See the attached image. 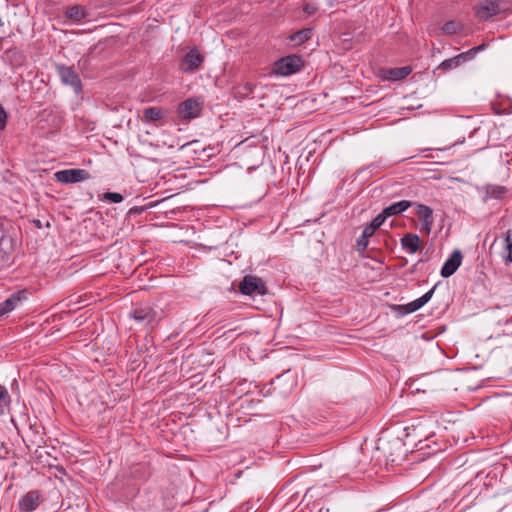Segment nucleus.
<instances>
[{"label": "nucleus", "instance_id": "nucleus-1", "mask_svg": "<svg viewBox=\"0 0 512 512\" xmlns=\"http://www.w3.org/2000/svg\"><path fill=\"white\" fill-rule=\"evenodd\" d=\"M304 65L303 59L298 55H288L274 63L273 71L280 76H289L299 72Z\"/></svg>", "mask_w": 512, "mask_h": 512}, {"label": "nucleus", "instance_id": "nucleus-2", "mask_svg": "<svg viewBox=\"0 0 512 512\" xmlns=\"http://www.w3.org/2000/svg\"><path fill=\"white\" fill-rule=\"evenodd\" d=\"M476 191L481 196L483 203H488L491 200L503 201L510 197L509 188L499 184L477 186Z\"/></svg>", "mask_w": 512, "mask_h": 512}, {"label": "nucleus", "instance_id": "nucleus-3", "mask_svg": "<svg viewBox=\"0 0 512 512\" xmlns=\"http://www.w3.org/2000/svg\"><path fill=\"white\" fill-rule=\"evenodd\" d=\"M435 291V287L431 288L425 294H423L418 299L406 304V305H398L392 306L391 310L394 313L395 317H404L409 313L415 312L424 306L433 296Z\"/></svg>", "mask_w": 512, "mask_h": 512}, {"label": "nucleus", "instance_id": "nucleus-4", "mask_svg": "<svg viewBox=\"0 0 512 512\" xmlns=\"http://www.w3.org/2000/svg\"><path fill=\"white\" fill-rule=\"evenodd\" d=\"M239 291L244 295H264L267 292V288L261 278L246 275L239 283Z\"/></svg>", "mask_w": 512, "mask_h": 512}, {"label": "nucleus", "instance_id": "nucleus-5", "mask_svg": "<svg viewBox=\"0 0 512 512\" xmlns=\"http://www.w3.org/2000/svg\"><path fill=\"white\" fill-rule=\"evenodd\" d=\"M57 72L62 83L71 86L76 94L82 91L81 80L73 67L57 65Z\"/></svg>", "mask_w": 512, "mask_h": 512}, {"label": "nucleus", "instance_id": "nucleus-6", "mask_svg": "<svg viewBox=\"0 0 512 512\" xmlns=\"http://www.w3.org/2000/svg\"><path fill=\"white\" fill-rule=\"evenodd\" d=\"M55 180L64 183V184H72V183H79L83 182L90 178L89 173L80 168L75 169H65L57 171L54 174Z\"/></svg>", "mask_w": 512, "mask_h": 512}, {"label": "nucleus", "instance_id": "nucleus-7", "mask_svg": "<svg viewBox=\"0 0 512 512\" xmlns=\"http://www.w3.org/2000/svg\"><path fill=\"white\" fill-rule=\"evenodd\" d=\"M202 110V102L197 98H188L178 106V115L183 120L198 117Z\"/></svg>", "mask_w": 512, "mask_h": 512}, {"label": "nucleus", "instance_id": "nucleus-8", "mask_svg": "<svg viewBox=\"0 0 512 512\" xmlns=\"http://www.w3.org/2000/svg\"><path fill=\"white\" fill-rule=\"evenodd\" d=\"M501 12H504V10L497 0H482L475 8L476 16L482 21H486Z\"/></svg>", "mask_w": 512, "mask_h": 512}, {"label": "nucleus", "instance_id": "nucleus-9", "mask_svg": "<svg viewBox=\"0 0 512 512\" xmlns=\"http://www.w3.org/2000/svg\"><path fill=\"white\" fill-rule=\"evenodd\" d=\"M44 501L43 495L39 490H31L21 497L18 502L20 512H32L36 510Z\"/></svg>", "mask_w": 512, "mask_h": 512}, {"label": "nucleus", "instance_id": "nucleus-10", "mask_svg": "<svg viewBox=\"0 0 512 512\" xmlns=\"http://www.w3.org/2000/svg\"><path fill=\"white\" fill-rule=\"evenodd\" d=\"M204 56L197 48L191 49L181 60L180 69L185 73H191L201 66Z\"/></svg>", "mask_w": 512, "mask_h": 512}, {"label": "nucleus", "instance_id": "nucleus-11", "mask_svg": "<svg viewBox=\"0 0 512 512\" xmlns=\"http://www.w3.org/2000/svg\"><path fill=\"white\" fill-rule=\"evenodd\" d=\"M462 263V253L460 250H455L450 257L444 262L440 274L443 278L452 276Z\"/></svg>", "mask_w": 512, "mask_h": 512}, {"label": "nucleus", "instance_id": "nucleus-12", "mask_svg": "<svg viewBox=\"0 0 512 512\" xmlns=\"http://www.w3.org/2000/svg\"><path fill=\"white\" fill-rule=\"evenodd\" d=\"M416 214L421 221V231L429 234L433 225V211L424 204L416 205Z\"/></svg>", "mask_w": 512, "mask_h": 512}, {"label": "nucleus", "instance_id": "nucleus-13", "mask_svg": "<svg viewBox=\"0 0 512 512\" xmlns=\"http://www.w3.org/2000/svg\"><path fill=\"white\" fill-rule=\"evenodd\" d=\"M411 72L410 66L395 67L383 70L381 76L384 80L399 81L406 78Z\"/></svg>", "mask_w": 512, "mask_h": 512}, {"label": "nucleus", "instance_id": "nucleus-14", "mask_svg": "<svg viewBox=\"0 0 512 512\" xmlns=\"http://www.w3.org/2000/svg\"><path fill=\"white\" fill-rule=\"evenodd\" d=\"M25 297L24 291H18L13 293L8 299L0 303V317L5 316L9 312L13 311L18 304L21 302L22 298Z\"/></svg>", "mask_w": 512, "mask_h": 512}, {"label": "nucleus", "instance_id": "nucleus-15", "mask_svg": "<svg viewBox=\"0 0 512 512\" xmlns=\"http://www.w3.org/2000/svg\"><path fill=\"white\" fill-rule=\"evenodd\" d=\"M400 243L403 250L415 254L420 248L421 239L417 234L407 233L401 238Z\"/></svg>", "mask_w": 512, "mask_h": 512}, {"label": "nucleus", "instance_id": "nucleus-16", "mask_svg": "<svg viewBox=\"0 0 512 512\" xmlns=\"http://www.w3.org/2000/svg\"><path fill=\"white\" fill-rule=\"evenodd\" d=\"M412 205L411 201L408 200H401L395 203H392L391 205L385 207L382 212L384 215L388 218L391 216H396L404 211H406L410 206Z\"/></svg>", "mask_w": 512, "mask_h": 512}, {"label": "nucleus", "instance_id": "nucleus-17", "mask_svg": "<svg viewBox=\"0 0 512 512\" xmlns=\"http://www.w3.org/2000/svg\"><path fill=\"white\" fill-rule=\"evenodd\" d=\"M313 35L311 28L301 29L289 36V40L295 45H301L308 41Z\"/></svg>", "mask_w": 512, "mask_h": 512}, {"label": "nucleus", "instance_id": "nucleus-18", "mask_svg": "<svg viewBox=\"0 0 512 512\" xmlns=\"http://www.w3.org/2000/svg\"><path fill=\"white\" fill-rule=\"evenodd\" d=\"M467 59V54L461 53L453 58L444 60L440 65L439 69H442L444 71L450 70L452 68H455L459 66L462 62H465Z\"/></svg>", "mask_w": 512, "mask_h": 512}, {"label": "nucleus", "instance_id": "nucleus-19", "mask_svg": "<svg viewBox=\"0 0 512 512\" xmlns=\"http://www.w3.org/2000/svg\"><path fill=\"white\" fill-rule=\"evenodd\" d=\"M11 397L7 388L0 384V415H4L9 410Z\"/></svg>", "mask_w": 512, "mask_h": 512}, {"label": "nucleus", "instance_id": "nucleus-20", "mask_svg": "<svg viewBox=\"0 0 512 512\" xmlns=\"http://www.w3.org/2000/svg\"><path fill=\"white\" fill-rule=\"evenodd\" d=\"M87 13L83 6L75 5L71 6L66 11V16L73 20H82L86 17Z\"/></svg>", "mask_w": 512, "mask_h": 512}, {"label": "nucleus", "instance_id": "nucleus-21", "mask_svg": "<svg viewBox=\"0 0 512 512\" xmlns=\"http://www.w3.org/2000/svg\"><path fill=\"white\" fill-rule=\"evenodd\" d=\"M146 121H158L163 117V111L159 107H149L143 112Z\"/></svg>", "mask_w": 512, "mask_h": 512}, {"label": "nucleus", "instance_id": "nucleus-22", "mask_svg": "<svg viewBox=\"0 0 512 512\" xmlns=\"http://www.w3.org/2000/svg\"><path fill=\"white\" fill-rule=\"evenodd\" d=\"M462 29V25L458 21H448L442 26L444 34L452 35L458 33Z\"/></svg>", "mask_w": 512, "mask_h": 512}, {"label": "nucleus", "instance_id": "nucleus-23", "mask_svg": "<svg viewBox=\"0 0 512 512\" xmlns=\"http://www.w3.org/2000/svg\"><path fill=\"white\" fill-rule=\"evenodd\" d=\"M445 328H446V326H442L441 330L438 329V330H429V331H426V332H422L420 335H416V338H421V339H423L425 341L432 340L437 335L442 333L445 330Z\"/></svg>", "mask_w": 512, "mask_h": 512}, {"label": "nucleus", "instance_id": "nucleus-24", "mask_svg": "<svg viewBox=\"0 0 512 512\" xmlns=\"http://www.w3.org/2000/svg\"><path fill=\"white\" fill-rule=\"evenodd\" d=\"M104 199L111 203H121L123 201V195L118 192H106Z\"/></svg>", "mask_w": 512, "mask_h": 512}, {"label": "nucleus", "instance_id": "nucleus-25", "mask_svg": "<svg viewBox=\"0 0 512 512\" xmlns=\"http://www.w3.org/2000/svg\"><path fill=\"white\" fill-rule=\"evenodd\" d=\"M387 219V217L384 215L383 212H381L380 214H378L376 217L373 218V220L369 223V225L371 227H373L375 230H377L378 228H380L383 223L385 222V220Z\"/></svg>", "mask_w": 512, "mask_h": 512}, {"label": "nucleus", "instance_id": "nucleus-26", "mask_svg": "<svg viewBox=\"0 0 512 512\" xmlns=\"http://www.w3.org/2000/svg\"><path fill=\"white\" fill-rule=\"evenodd\" d=\"M368 245L369 239L361 234V236L356 241L357 250L359 252H363L364 250L367 249Z\"/></svg>", "mask_w": 512, "mask_h": 512}, {"label": "nucleus", "instance_id": "nucleus-27", "mask_svg": "<svg viewBox=\"0 0 512 512\" xmlns=\"http://www.w3.org/2000/svg\"><path fill=\"white\" fill-rule=\"evenodd\" d=\"M485 48V44H481L479 46H476L472 49H470L469 51L465 52L464 54H467V59L470 60L472 59L475 54L478 52V51H481Z\"/></svg>", "mask_w": 512, "mask_h": 512}, {"label": "nucleus", "instance_id": "nucleus-28", "mask_svg": "<svg viewBox=\"0 0 512 512\" xmlns=\"http://www.w3.org/2000/svg\"><path fill=\"white\" fill-rule=\"evenodd\" d=\"M7 113L0 104V128L3 129L6 126Z\"/></svg>", "mask_w": 512, "mask_h": 512}, {"label": "nucleus", "instance_id": "nucleus-29", "mask_svg": "<svg viewBox=\"0 0 512 512\" xmlns=\"http://www.w3.org/2000/svg\"><path fill=\"white\" fill-rule=\"evenodd\" d=\"M375 231L376 230L373 227L367 224L362 231V235L369 239L374 235Z\"/></svg>", "mask_w": 512, "mask_h": 512}, {"label": "nucleus", "instance_id": "nucleus-30", "mask_svg": "<svg viewBox=\"0 0 512 512\" xmlns=\"http://www.w3.org/2000/svg\"><path fill=\"white\" fill-rule=\"evenodd\" d=\"M303 11L308 14V15H312L314 14L316 11H317V7L313 4H310V3H306L304 6H303Z\"/></svg>", "mask_w": 512, "mask_h": 512}, {"label": "nucleus", "instance_id": "nucleus-31", "mask_svg": "<svg viewBox=\"0 0 512 512\" xmlns=\"http://www.w3.org/2000/svg\"><path fill=\"white\" fill-rule=\"evenodd\" d=\"M504 11L510 10L512 8V0H497Z\"/></svg>", "mask_w": 512, "mask_h": 512}, {"label": "nucleus", "instance_id": "nucleus-32", "mask_svg": "<svg viewBox=\"0 0 512 512\" xmlns=\"http://www.w3.org/2000/svg\"><path fill=\"white\" fill-rule=\"evenodd\" d=\"M133 317H134V320L139 321V320H145L147 318V315H142L141 313H138L137 311H135Z\"/></svg>", "mask_w": 512, "mask_h": 512}, {"label": "nucleus", "instance_id": "nucleus-33", "mask_svg": "<svg viewBox=\"0 0 512 512\" xmlns=\"http://www.w3.org/2000/svg\"><path fill=\"white\" fill-rule=\"evenodd\" d=\"M506 246L508 247L509 244L512 243V238L510 236V232L507 233V236L505 238Z\"/></svg>", "mask_w": 512, "mask_h": 512}, {"label": "nucleus", "instance_id": "nucleus-34", "mask_svg": "<svg viewBox=\"0 0 512 512\" xmlns=\"http://www.w3.org/2000/svg\"><path fill=\"white\" fill-rule=\"evenodd\" d=\"M245 89H246L248 92L252 93V92H253V86H252V84H250V83L246 84V85H245Z\"/></svg>", "mask_w": 512, "mask_h": 512}, {"label": "nucleus", "instance_id": "nucleus-35", "mask_svg": "<svg viewBox=\"0 0 512 512\" xmlns=\"http://www.w3.org/2000/svg\"><path fill=\"white\" fill-rule=\"evenodd\" d=\"M33 223L35 224V226H36L37 228H42V223H41V221H40V220H34V221H33Z\"/></svg>", "mask_w": 512, "mask_h": 512}, {"label": "nucleus", "instance_id": "nucleus-36", "mask_svg": "<svg viewBox=\"0 0 512 512\" xmlns=\"http://www.w3.org/2000/svg\"><path fill=\"white\" fill-rule=\"evenodd\" d=\"M503 323H504V325H505V326H507V327H508V326H512V322L505 321V322H503Z\"/></svg>", "mask_w": 512, "mask_h": 512}, {"label": "nucleus", "instance_id": "nucleus-37", "mask_svg": "<svg viewBox=\"0 0 512 512\" xmlns=\"http://www.w3.org/2000/svg\"><path fill=\"white\" fill-rule=\"evenodd\" d=\"M448 148H439L438 150L440 151H444V150H447Z\"/></svg>", "mask_w": 512, "mask_h": 512}, {"label": "nucleus", "instance_id": "nucleus-38", "mask_svg": "<svg viewBox=\"0 0 512 512\" xmlns=\"http://www.w3.org/2000/svg\"><path fill=\"white\" fill-rule=\"evenodd\" d=\"M511 334H512V331H511Z\"/></svg>", "mask_w": 512, "mask_h": 512}]
</instances>
